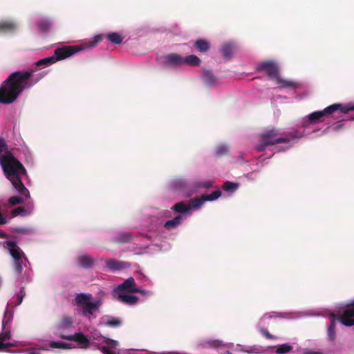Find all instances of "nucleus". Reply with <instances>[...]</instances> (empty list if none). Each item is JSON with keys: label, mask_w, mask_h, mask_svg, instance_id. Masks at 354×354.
Listing matches in <instances>:
<instances>
[{"label": "nucleus", "mask_w": 354, "mask_h": 354, "mask_svg": "<svg viewBox=\"0 0 354 354\" xmlns=\"http://www.w3.org/2000/svg\"><path fill=\"white\" fill-rule=\"evenodd\" d=\"M0 165L6 178L12 183L13 187L20 196H15L8 199L11 206L24 203L30 198V192L22 183L21 175H26V170L24 165L13 156L12 153L6 152L0 156Z\"/></svg>", "instance_id": "1"}, {"label": "nucleus", "mask_w": 354, "mask_h": 354, "mask_svg": "<svg viewBox=\"0 0 354 354\" xmlns=\"http://www.w3.org/2000/svg\"><path fill=\"white\" fill-rule=\"evenodd\" d=\"M28 354H39V353L38 351H30Z\"/></svg>", "instance_id": "50"}, {"label": "nucleus", "mask_w": 354, "mask_h": 354, "mask_svg": "<svg viewBox=\"0 0 354 354\" xmlns=\"http://www.w3.org/2000/svg\"><path fill=\"white\" fill-rule=\"evenodd\" d=\"M190 209L191 205H187L184 202L177 203L171 207V209L174 212L181 214L188 212Z\"/></svg>", "instance_id": "25"}, {"label": "nucleus", "mask_w": 354, "mask_h": 354, "mask_svg": "<svg viewBox=\"0 0 354 354\" xmlns=\"http://www.w3.org/2000/svg\"><path fill=\"white\" fill-rule=\"evenodd\" d=\"M203 79L205 84L209 86H214L216 83V77L211 71L205 70L203 73Z\"/></svg>", "instance_id": "23"}, {"label": "nucleus", "mask_w": 354, "mask_h": 354, "mask_svg": "<svg viewBox=\"0 0 354 354\" xmlns=\"http://www.w3.org/2000/svg\"><path fill=\"white\" fill-rule=\"evenodd\" d=\"M13 319V313L8 308V304L4 312L3 317L2 319V331H10V323Z\"/></svg>", "instance_id": "16"}, {"label": "nucleus", "mask_w": 354, "mask_h": 354, "mask_svg": "<svg viewBox=\"0 0 354 354\" xmlns=\"http://www.w3.org/2000/svg\"><path fill=\"white\" fill-rule=\"evenodd\" d=\"M3 151H4L3 155L6 152H9V151H8V145L6 144L5 139L2 137H0V153H2ZM10 153H11V152L10 151ZM1 156H3V154Z\"/></svg>", "instance_id": "41"}, {"label": "nucleus", "mask_w": 354, "mask_h": 354, "mask_svg": "<svg viewBox=\"0 0 354 354\" xmlns=\"http://www.w3.org/2000/svg\"><path fill=\"white\" fill-rule=\"evenodd\" d=\"M261 331H262L263 335H265L268 339H273V336L271 334H270L267 330L263 329Z\"/></svg>", "instance_id": "47"}, {"label": "nucleus", "mask_w": 354, "mask_h": 354, "mask_svg": "<svg viewBox=\"0 0 354 354\" xmlns=\"http://www.w3.org/2000/svg\"><path fill=\"white\" fill-rule=\"evenodd\" d=\"M194 46L201 53L207 52L210 48L209 43L203 39H197L194 43Z\"/></svg>", "instance_id": "21"}, {"label": "nucleus", "mask_w": 354, "mask_h": 354, "mask_svg": "<svg viewBox=\"0 0 354 354\" xmlns=\"http://www.w3.org/2000/svg\"><path fill=\"white\" fill-rule=\"evenodd\" d=\"M50 346L53 348H62V349H70L71 346L69 344L62 342L52 341L50 343Z\"/></svg>", "instance_id": "37"}, {"label": "nucleus", "mask_w": 354, "mask_h": 354, "mask_svg": "<svg viewBox=\"0 0 354 354\" xmlns=\"http://www.w3.org/2000/svg\"><path fill=\"white\" fill-rule=\"evenodd\" d=\"M223 346L222 342L219 339L203 340L199 344V346L203 348H217Z\"/></svg>", "instance_id": "18"}, {"label": "nucleus", "mask_w": 354, "mask_h": 354, "mask_svg": "<svg viewBox=\"0 0 354 354\" xmlns=\"http://www.w3.org/2000/svg\"><path fill=\"white\" fill-rule=\"evenodd\" d=\"M221 191L220 189L215 190L211 194H203V197L205 201H213L218 199L221 196Z\"/></svg>", "instance_id": "32"}, {"label": "nucleus", "mask_w": 354, "mask_h": 354, "mask_svg": "<svg viewBox=\"0 0 354 354\" xmlns=\"http://www.w3.org/2000/svg\"><path fill=\"white\" fill-rule=\"evenodd\" d=\"M28 214L24 207H17V208L12 209V214L14 216H17L19 214Z\"/></svg>", "instance_id": "42"}, {"label": "nucleus", "mask_w": 354, "mask_h": 354, "mask_svg": "<svg viewBox=\"0 0 354 354\" xmlns=\"http://www.w3.org/2000/svg\"><path fill=\"white\" fill-rule=\"evenodd\" d=\"M104 324L109 327L118 328L121 326L122 321L118 317H110L104 322Z\"/></svg>", "instance_id": "33"}, {"label": "nucleus", "mask_w": 354, "mask_h": 354, "mask_svg": "<svg viewBox=\"0 0 354 354\" xmlns=\"http://www.w3.org/2000/svg\"><path fill=\"white\" fill-rule=\"evenodd\" d=\"M127 293L126 292H114L118 301L128 305L136 304L138 301V297Z\"/></svg>", "instance_id": "13"}, {"label": "nucleus", "mask_w": 354, "mask_h": 354, "mask_svg": "<svg viewBox=\"0 0 354 354\" xmlns=\"http://www.w3.org/2000/svg\"><path fill=\"white\" fill-rule=\"evenodd\" d=\"M293 347L288 344H279L276 346V353L277 354H285L292 351Z\"/></svg>", "instance_id": "34"}, {"label": "nucleus", "mask_w": 354, "mask_h": 354, "mask_svg": "<svg viewBox=\"0 0 354 354\" xmlns=\"http://www.w3.org/2000/svg\"><path fill=\"white\" fill-rule=\"evenodd\" d=\"M133 291V293L134 292H138V293H140L143 295H149V291H147L146 290H143V289H140V288H136V289H133L132 290Z\"/></svg>", "instance_id": "46"}, {"label": "nucleus", "mask_w": 354, "mask_h": 354, "mask_svg": "<svg viewBox=\"0 0 354 354\" xmlns=\"http://www.w3.org/2000/svg\"><path fill=\"white\" fill-rule=\"evenodd\" d=\"M337 110H339L341 113H346L351 111H354V104L351 103L346 104L335 103L327 106L322 111H314L307 116V120L304 122L303 126L307 127L310 124L323 122L325 116L329 115ZM352 119H354V116L352 117Z\"/></svg>", "instance_id": "3"}, {"label": "nucleus", "mask_w": 354, "mask_h": 354, "mask_svg": "<svg viewBox=\"0 0 354 354\" xmlns=\"http://www.w3.org/2000/svg\"><path fill=\"white\" fill-rule=\"evenodd\" d=\"M204 202L205 201L204 200V198L203 197V194L201 195V197H195L189 201L191 205L194 208L200 207L204 203Z\"/></svg>", "instance_id": "38"}, {"label": "nucleus", "mask_w": 354, "mask_h": 354, "mask_svg": "<svg viewBox=\"0 0 354 354\" xmlns=\"http://www.w3.org/2000/svg\"><path fill=\"white\" fill-rule=\"evenodd\" d=\"M165 64L170 66L184 65V57L176 53H171L164 57Z\"/></svg>", "instance_id": "11"}, {"label": "nucleus", "mask_w": 354, "mask_h": 354, "mask_svg": "<svg viewBox=\"0 0 354 354\" xmlns=\"http://www.w3.org/2000/svg\"><path fill=\"white\" fill-rule=\"evenodd\" d=\"M335 322L334 319H333L330 322V324L329 326V327L328 328V330H327V335H328V339L330 341V342H333L334 341L335 338Z\"/></svg>", "instance_id": "36"}, {"label": "nucleus", "mask_w": 354, "mask_h": 354, "mask_svg": "<svg viewBox=\"0 0 354 354\" xmlns=\"http://www.w3.org/2000/svg\"><path fill=\"white\" fill-rule=\"evenodd\" d=\"M201 62L200 58L194 55H190L184 57V64L196 66L200 65Z\"/></svg>", "instance_id": "29"}, {"label": "nucleus", "mask_w": 354, "mask_h": 354, "mask_svg": "<svg viewBox=\"0 0 354 354\" xmlns=\"http://www.w3.org/2000/svg\"><path fill=\"white\" fill-rule=\"evenodd\" d=\"M93 296L89 293H77L75 297V304L78 307H81L82 314L85 316L93 315V313L97 311L102 305V300L101 299H95L92 301Z\"/></svg>", "instance_id": "4"}, {"label": "nucleus", "mask_w": 354, "mask_h": 354, "mask_svg": "<svg viewBox=\"0 0 354 354\" xmlns=\"http://www.w3.org/2000/svg\"><path fill=\"white\" fill-rule=\"evenodd\" d=\"M213 180H195L192 183V187L195 189H209L214 185Z\"/></svg>", "instance_id": "22"}, {"label": "nucleus", "mask_w": 354, "mask_h": 354, "mask_svg": "<svg viewBox=\"0 0 354 354\" xmlns=\"http://www.w3.org/2000/svg\"><path fill=\"white\" fill-rule=\"evenodd\" d=\"M17 26L12 21H3L0 23V31L11 32L16 30Z\"/></svg>", "instance_id": "26"}, {"label": "nucleus", "mask_w": 354, "mask_h": 354, "mask_svg": "<svg viewBox=\"0 0 354 354\" xmlns=\"http://www.w3.org/2000/svg\"><path fill=\"white\" fill-rule=\"evenodd\" d=\"M279 132L276 129L269 130L259 136L260 139H264L268 145H274L280 143H288L290 139L288 138L279 137Z\"/></svg>", "instance_id": "7"}, {"label": "nucleus", "mask_w": 354, "mask_h": 354, "mask_svg": "<svg viewBox=\"0 0 354 354\" xmlns=\"http://www.w3.org/2000/svg\"><path fill=\"white\" fill-rule=\"evenodd\" d=\"M73 319L71 317H65L57 325L58 330H65L73 327Z\"/></svg>", "instance_id": "27"}, {"label": "nucleus", "mask_w": 354, "mask_h": 354, "mask_svg": "<svg viewBox=\"0 0 354 354\" xmlns=\"http://www.w3.org/2000/svg\"><path fill=\"white\" fill-rule=\"evenodd\" d=\"M304 354H322V353L320 352H317V351H308V352L304 353Z\"/></svg>", "instance_id": "49"}, {"label": "nucleus", "mask_w": 354, "mask_h": 354, "mask_svg": "<svg viewBox=\"0 0 354 354\" xmlns=\"http://www.w3.org/2000/svg\"><path fill=\"white\" fill-rule=\"evenodd\" d=\"M337 319L342 324L347 326H352L354 325V301H352L346 306V308L343 311V313Z\"/></svg>", "instance_id": "9"}, {"label": "nucleus", "mask_w": 354, "mask_h": 354, "mask_svg": "<svg viewBox=\"0 0 354 354\" xmlns=\"http://www.w3.org/2000/svg\"><path fill=\"white\" fill-rule=\"evenodd\" d=\"M228 151V147L225 145L218 146L216 149V154L217 156L221 157L225 155Z\"/></svg>", "instance_id": "40"}, {"label": "nucleus", "mask_w": 354, "mask_h": 354, "mask_svg": "<svg viewBox=\"0 0 354 354\" xmlns=\"http://www.w3.org/2000/svg\"><path fill=\"white\" fill-rule=\"evenodd\" d=\"M277 82L279 84L281 85L282 88H297L299 86V84L294 81L285 80L281 79L279 76L276 79Z\"/></svg>", "instance_id": "28"}, {"label": "nucleus", "mask_w": 354, "mask_h": 354, "mask_svg": "<svg viewBox=\"0 0 354 354\" xmlns=\"http://www.w3.org/2000/svg\"><path fill=\"white\" fill-rule=\"evenodd\" d=\"M133 239V234L131 232H122L118 234L115 239L114 241L118 243H127L132 241Z\"/></svg>", "instance_id": "19"}, {"label": "nucleus", "mask_w": 354, "mask_h": 354, "mask_svg": "<svg viewBox=\"0 0 354 354\" xmlns=\"http://www.w3.org/2000/svg\"><path fill=\"white\" fill-rule=\"evenodd\" d=\"M106 265L109 270L113 272L125 269L130 266L129 263L118 261L114 259H109Z\"/></svg>", "instance_id": "14"}, {"label": "nucleus", "mask_w": 354, "mask_h": 354, "mask_svg": "<svg viewBox=\"0 0 354 354\" xmlns=\"http://www.w3.org/2000/svg\"><path fill=\"white\" fill-rule=\"evenodd\" d=\"M57 62V59H55L54 55L50 57H48L41 59L37 62L36 65L37 66H48Z\"/></svg>", "instance_id": "30"}, {"label": "nucleus", "mask_w": 354, "mask_h": 354, "mask_svg": "<svg viewBox=\"0 0 354 354\" xmlns=\"http://www.w3.org/2000/svg\"><path fill=\"white\" fill-rule=\"evenodd\" d=\"M260 140L261 144L256 147V149L258 151L261 152L263 151L266 149V148L269 145L268 144H266V142L264 141V139H260Z\"/></svg>", "instance_id": "44"}, {"label": "nucleus", "mask_w": 354, "mask_h": 354, "mask_svg": "<svg viewBox=\"0 0 354 354\" xmlns=\"http://www.w3.org/2000/svg\"><path fill=\"white\" fill-rule=\"evenodd\" d=\"M11 339L10 331H2L0 333V351H6L13 346L12 344L7 342Z\"/></svg>", "instance_id": "15"}, {"label": "nucleus", "mask_w": 354, "mask_h": 354, "mask_svg": "<svg viewBox=\"0 0 354 354\" xmlns=\"http://www.w3.org/2000/svg\"><path fill=\"white\" fill-rule=\"evenodd\" d=\"M26 296V292H25V290H24V287H21L18 295H17V299H18V301L17 303L16 304V306H19L21 304L22 301H23V299L24 298V297Z\"/></svg>", "instance_id": "43"}, {"label": "nucleus", "mask_w": 354, "mask_h": 354, "mask_svg": "<svg viewBox=\"0 0 354 354\" xmlns=\"http://www.w3.org/2000/svg\"><path fill=\"white\" fill-rule=\"evenodd\" d=\"M106 38L113 44H120L122 42V36L118 32H112L107 35Z\"/></svg>", "instance_id": "35"}, {"label": "nucleus", "mask_w": 354, "mask_h": 354, "mask_svg": "<svg viewBox=\"0 0 354 354\" xmlns=\"http://www.w3.org/2000/svg\"><path fill=\"white\" fill-rule=\"evenodd\" d=\"M3 247L8 250L9 253L13 259V269L16 274L21 275L24 270V260L28 261L25 254L14 241H6Z\"/></svg>", "instance_id": "5"}, {"label": "nucleus", "mask_w": 354, "mask_h": 354, "mask_svg": "<svg viewBox=\"0 0 354 354\" xmlns=\"http://www.w3.org/2000/svg\"><path fill=\"white\" fill-rule=\"evenodd\" d=\"M222 187L225 191L234 192L238 188V184L231 181H226L223 183Z\"/></svg>", "instance_id": "39"}, {"label": "nucleus", "mask_w": 354, "mask_h": 354, "mask_svg": "<svg viewBox=\"0 0 354 354\" xmlns=\"http://www.w3.org/2000/svg\"><path fill=\"white\" fill-rule=\"evenodd\" d=\"M33 71L12 73L0 86V103L10 104L26 88L33 86L40 79H32Z\"/></svg>", "instance_id": "2"}, {"label": "nucleus", "mask_w": 354, "mask_h": 354, "mask_svg": "<svg viewBox=\"0 0 354 354\" xmlns=\"http://www.w3.org/2000/svg\"><path fill=\"white\" fill-rule=\"evenodd\" d=\"M182 219L183 216L178 215L174 218L173 219L165 222V223L164 224V227L169 230L176 228L180 224Z\"/></svg>", "instance_id": "24"}, {"label": "nucleus", "mask_w": 354, "mask_h": 354, "mask_svg": "<svg viewBox=\"0 0 354 354\" xmlns=\"http://www.w3.org/2000/svg\"><path fill=\"white\" fill-rule=\"evenodd\" d=\"M8 234L0 230V238H7Z\"/></svg>", "instance_id": "48"}, {"label": "nucleus", "mask_w": 354, "mask_h": 354, "mask_svg": "<svg viewBox=\"0 0 354 354\" xmlns=\"http://www.w3.org/2000/svg\"><path fill=\"white\" fill-rule=\"evenodd\" d=\"M37 26L40 32H47L51 28L52 22L49 19H42L37 22Z\"/></svg>", "instance_id": "20"}, {"label": "nucleus", "mask_w": 354, "mask_h": 354, "mask_svg": "<svg viewBox=\"0 0 354 354\" xmlns=\"http://www.w3.org/2000/svg\"><path fill=\"white\" fill-rule=\"evenodd\" d=\"M77 264L82 268L88 269L93 267L94 260L91 257L84 254L77 258Z\"/></svg>", "instance_id": "17"}, {"label": "nucleus", "mask_w": 354, "mask_h": 354, "mask_svg": "<svg viewBox=\"0 0 354 354\" xmlns=\"http://www.w3.org/2000/svg\"><path fill=\"white\" fill-rule=\"evenodd\" d=\"M136 282L133 277L126 279L122 283L119 285L113 291V292H126L133 293L132 290L136 289Z\"/></svg>", "instance_id": "12"}, {"label": "nucleus", "mask_w": 354, "mask_h": 354, "mask_svg": "<svg viewBox=\"0 0 354 354\" xmlns=\"http://www.w3.org/2000/svg\"><path fill=\"white\" fill-rule=\"evenodd\" d=\"M343 125H344V124L342 122H337L334 123L330 127V128H332L334 131H338L339 129H340L342 127Z\"/></svg>", "instance_id": "45"}, {"label": "nucleus", "mask_w": 354, "mask_h": 354, "mask_svg": "<svg viewBox=\"0 0 354 354\" xmlns=\"http://www.w3.org/2000/svg\"><path fill=\"white\" fill-rule=\"evenodd\" d=\"M257 70L266 72L271 78L277 79L279 76V68L277 64L272 61L260 63L257 66Z\"/></svg>", "instance_id": "10"}, {"label": "nucleus", "mask_w": 354, "mask_h": 354, "mask_svg": "<svg viewBox=\"0 0 354 354\" xmlns=\"http://www.w3.org/2000/svg\"><path fill=\"white\" fill-rule=\"evenodd\" d=\"M101 40V36L96 35L94 37V40L93 41H90L89 44L86 45L63 46L62 47L57 48L54 50V56L55 59H57V61L66 59L83 50L94 47Z\"/></svg>", "instance_id": "6"}, {"label": "nucleus", "mask_w": 354, "mask_h": 354, "mask_svg": "<svg viewBox=\"0 0 354 354\" xmlns=\"http://www.w3.org/2000/svg\"><path fill=\"white\" fill-rule=\"evenodd\" d=\"M59 337L62 339L77 342L81 348L87 349L90 346L89 339L81 332L75 333L73 335L61 334Z\"/></svg>", "instance_id": "8"}, {"label": "nucleus", "mask_w": 354, "mask_h": 354, "mask_svg": "<svg viewBox=\"0 0 354 354\" xmlns=\"http://www.w3.org/2000/svg\"><path fill=\"white\" fill-rule=\"evenodd\" d=\"M233 50L234 46L232 44H225L221 48V53L225 57L230 59L232 57Z\"/></svg>", "instance_id": "31"}]
</instances>
